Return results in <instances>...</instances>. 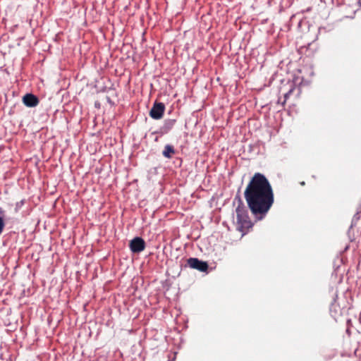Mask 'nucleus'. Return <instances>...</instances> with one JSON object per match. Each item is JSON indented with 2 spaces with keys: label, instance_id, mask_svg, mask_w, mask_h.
Here are the masks:
<instances>
[{
  "label": "nucleus",
  "instance_id": "f257e3e1",
  "mask_svg": "<svg viewBox=\"0 0 361 361\" xmlns=\"http://www.w3.org/2000/svg\"><path fill=\"white\" fill-rule=\"evenodd\" d=\"M244 197L251 213L258 220L262 219L274 204V195L268 179L255 173L248 183Z\"/></svg>",
  "mask_w": 361,
  "mask_h": 361
},
{
  "label": "nucleus",
  "instance_id": "f03ea898",
  "mask_svg": "<svg viewBox=\"0 0 361 361\" xmlns=\"http://www.w3.org/2000/svg\"><path fill=\"white\" fill-rule=\"evenodd\" d=\"M237 229L242 233V236L245 234L247 229L252 226L247 211L243 205H238L236 208Z\"/></svg>",
  "mask_w": 361,
  "mask_h": 361
},
{
  "label": "nucleus",
  "instance_id": "7ed1b4c3",
  "mask_svg": "<svg viewBox=\"0 0 361 361\" xmlns=\"http://www.w3.org/2000/svg\"><path fill=\"white\" fill-rule=\"evenodd\" d=\"M129 247L133 253H140L145 249L146 243L140 237H135L130 241Z\"/></svg>",
  "mask_w": 361,
  "mask_h": 361
},
{
  "label": "nucleus",
  "instance_id": "20e7f679",
  "mask_svg": "<svg viewBox=\"0 0 361 361\" xmlns=\"http://www.w3.org/2000/svg\"><path fill=\"white\" fill-rule=\"evenodd\" d=\"M165 105L161 102H155L149 111V116L156 120L163 117Z\"/></svg>",
  "mask_w": 361,
  "mask_h": 361
},
{
  "label": "nucleus",
  "instance_id": "39448f33",
  "mask_svg": "<svg viewBox=\"0 0 361 361\" xmlns=\"http://www.w3.org/2000/svg\"><path fill=\"white\" fill-rule=\"evenodd\" d=\"M187 263L190 267L200 271H206L208 269L207 263L197 258L190 257L187 260Z\"/></svg>",
  "mask_w": 361,
  "mask_h": 361
},
{
  "label": "nucleus",
  "instance_id": "423d86ee",
  "mask_svg": "<svg viewBox=\"0 0 361 361\" xmlns=\"http://www.w3.org/2000/svg\"><path fill=\"white\" fill-rule=\"evenodd\" d=\"M23 104L27 107H35L39 104V99L32 94H26L23 97Z\"/></svg>",
  "mask_w": 361,
  "mask_h": 361
},
{
  "label": "nucleus",
  "instance_id": "0eeeda50",
  "mask_svg": "<svg viewBox=\"0 0 361 361\" xmlns=\"http://www.w3.org/2000/svg\"><path fill=\"white\" fill-rule=\"evenodd\" d=\"M162 154L166 158L170 159L172 157V155L175 154V149L172 145H166L164 147Z\"/></svg>",
  "mask_w": 361,
  "mask_h": 361
},
{
  "label": "nucleus",
  "instance_id": "6e6552de",
  "mask_svg": "<svg viewBox=\"0 0 361 361\" xmlns=\"http://www.w3.org/2000/svg\"><path fill=\"white\" fill-rule=\"evenodd\" d=\"M295 84L293 82H291L290 85V90L286 93H285V94H284V99L281 102V104L283 106L286 104L287 99H288L290 95L293 93V92L295 90Z\"/></svg>",
  "mask_w": 361,
  "mask_h": 361
},
{
  "label": "nucleus",
  "instance_id": "1a4fd4ad",
  "mask_svg": "<svg viewBox=\"0 0 361 361\" xmlns=\"http://www.w3.org/2000/svg\"><path fill=\"white\" fill-rule=\"evenodd\" d=\"M176 123V120H169L166 123V126L168 129H171Z\"/></svg>",
  "mask_w": 361,
  "mask_h": 361
},
{
  "label": "nucleus",
  "instance_id": "9d476101",
  "mask_svg": "<svg viewBox=\"0 0 361 361\" xmlns=\"http://www.w3.org/2000/svg\"><path fill=\"white\" fill-rule=\"evenodd\" d=\"M4 226H5V223H4V219L1 216H0V235L2 233Z\"/></svg>",
  "mask_w": 361,
  "mask_h": 361
}]
</instances>
